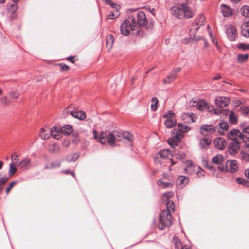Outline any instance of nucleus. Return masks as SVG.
I'll list each match as a JSON object with an SVG mask.
<instances>
[{"instance_id":"5701e85b","label":"nucleus","mask_w":249,"mask_h":249,"mask_svg":"<svg viewBox=\"0 0 249 249\" xmlns=\"http://www.w3.org/2000/svg\"><path fill=\"white\" fill-rule=\"evenodd\" d=\"M80 154L76 152L72 154H69L65 158V160L69 162H75L79 157Z\"/></svg>"},{"instance_id":"4be33fe9","label":"nucleus","mask_w":249,"mask_h":249,"mask_svg":"<svg viewBox=\"0 0 249 249\" xmlns=\"http://www.w3.org/2000/svg\"><path fill=\"white\" fill-rule=\"evenodd\" d=\"M212 161L213 164L220 165L225 162V159L222 155L217 154L213 158Z\"/></svg>"},{"instance_id":"13d9d810","label":"nucleus","mask_w":249,"mask_h":249,"mask_svg":"<svg viewBox=\"0 0 249 249\" xmlns=\"http://www.w3.org/2000/svg\"><path fill=\"white\" fill-rule=\"evenodd\" d=\"M59 66L61 67V71L65 72L68 71L69 69V67L64 64H60Z\"/></svg>"},{"instance_id":"bf43d9fd","label":"nucleus","mask_w":249,"mask_h":249,"mask_svg":"<svg viewBox=\"0 0 249 249\" xmlns=\"http://www.w3.org/2000/svg\"><path fill=\"white\" fill-rule=\"evenodd\" d=\"M174 116V113L172 111H168L165 114L163 115V118H167V119H171L172 116Z\"/></svg>"},{"instance_id":"c03bdc74","label":"nucleus","mask_w":249,"mask_h":249,"mask_svg":"<svg viewBox=\"0 0 249 249\" xmlns=\"http://www.w3.org/2000/svg\"><path fill=\"white\" fill-rule=\"evenodd\" d=\"M16 165L13 164V163H10L9 165V175L10 176H12L17 171V168Z\"/></svg>"},{"instance_id":"680f3d73","label":"nucleus","mask_w":249,"mask_h":249,"mask_svg":"<svg viewBox=\"0 0 249 249\" xmlns=\"http://www.w3.org/2000/svg\"><path fill=\"white\" fill-rule=\"evenodd\" d=\"M162 178L163 179L166 180H172V177L167 173H164L162 174Z\"/></svg>"},{"instance_id":"1a4fd4ad","label":"nucleus","mask_w":249,"mask_h":249,"mask_svg":"<svg viewBox=\"0 0 249 249\" xmlns=\"http://www.w3.org/2000/svg\"><path fill=\"white\" fill-rule=\"evenodd\" d=\"M216 129V133L220 135H224L225 132L227 131L229 128V124L226 121H221L215 126Z\"/></svg>"},{"instance_id":"473e14b6","label":"nucleus","mask_w":249,"mask_h":249,"mask_svg":"<svg viewBox=\"0 0 249 249\" xmlns=\"http://www.w3.org/2000/svg\"><path fill=\"white\" fill-rule=\"evenodd\" d=\"M177 123L175 120L172 119H167L164 122L165 126L168 128L173 127Z\"/></svg>"},{"instance_id":"f257e3e1","label":"nucleus","mask_w":249,"mask_h":249,"mask_svg":"<svg viewBox=\"0 0 249 249\" xmlns=\"http://www.w3.org/2000/svg\"><path fill=\"white\" fill-rule=\"evenodd\" d=\"M128 11L132 14L120 26L121 32L124 36H127L131 31L138 32L139 26H144L147 23L145 14L142 11L135 9H129Z\"/></svg>"},{"instance_id":"72a5a7b5","label":"nucleus","mask_w":249,"mask_h":249,"mask_svg":"<svg viewBox=\"0 0 249 249\" xmlns=\"http://www.w3.org/2000/svg\"><path fill=\"white\" fill-rule=\"evenodd\" d=\"M208 103L203 100H200L197 102V108L201 111H205L206 107Z\"/></svg>"},{"instance_id":"a211bd4d","label":"nucleus","mask_w":249,"mask_h":249,"mask_svg":"<svg viewBox=\"0 0 249 249\" xmlns=\"http://www.w3.org/2000/svg\"><path fill=\"white\" fill-rule=\"evenodd\" d=\"M51 135V129L46 127L42 128L39 132L40 137L43 140H46L50 138Z\"/></svg>"},{"instance_id":"c9c22d12","label":"nucleus","mask_w":249,"mask_h":249,"mask_svg":"<svg viewBox=\"0 0 249 249\" xmlns=\"http://www.w3.org/2000/svg\"><path fill=\"white\" fill-rule=\"evenodd\" d=\"M115 9L110 12L108 16V19H114L116 18L120 14V12L118 11V8H114Z\"/></svg>"},{"instance_id":"338daca9","label":"nucleus","mask_w":249,"mask_h":249,"mask_svg":"<svg viewBox=\"0 0 249 249\" xmlns=\"http://www.w3.org/2000/svg\"><path fill=\"white\" fill-rule=\"evenodd\" d=\"M213 109V107L209 105L208 104L206 107V109H205V111H207L208 112H211Z\"/></svg>"},{"instance_id":"79ce46f5","label":"nucleus","mask_w":249,"mask_h":249,"mask_svg":"<svg viewBox=\"0 0 249 249\" xmlns=\"http://www.w3.org/2000/svg\"><path fill=\"white\" fill-rule=\"evenodd\" d=\"M241 13L243 16L247 17H249V6H243L241 8Z\"/></svg>"},{"instance_id":"cd10ccee","label":"nucleus","mask_w":249,"mask_h":249,"mask_svg":"<svg viewBox=\"0 0 249 249\" xmlns=\"http://www.w3.org/2000/svg\"><path fill=\"white\" fill-rule=\"evenodd\" d=\"M61 130L62 131L63 134H64L66 135H68L70 134L73 130L72 127L71 125L67 124L65 126L61 127Z\"/></svg>"},{"instance_id":"3c124183","label":"nucleus","mask_w":249,"mask_h":249,"mask_svg":"<svg viewBox=\"0 0 249 249\" xmlns=\"http://www.w3.org/2000/svg\"><path fill=\"white\" fill-rule=\"evenodd\" d=\"M174 246L177 249H181L182 245L180 241L176 238L174 239Z\"/></svg>"},{"instance_id":"a878e982","label":"nucleus","mask_w":249,"mask_h":249,"mask_svg":"<svg viewBox=\"0 0 249 249\" xmlns=\"http://www.w3.org/2000/svg\"><path fill=\"white\" fill-rule=\"evenodd\" d=\"M182 118L183 120L187 119L188 120H191L192 122H195L197 119V116L195 114L191 113H183L182 115Z\"/></svg>"},{"instance_id":"bb28decb","label":"nucleus","mask_w":249,"mask_h":249,"mask_svg":"<svg viewBox=\"0 0 249 249\" xmlns=\"http://www.w3.org/2000/svg\"><path fill=\"white\" fill-rule=\"evenodd\" d=\"M114 38L111 34L108 35L106 37V45L108 49H110L113 44Z\"/></svg>"},{"instance_id":"4468645a","label":"nucleus","mask_w":249,"mask_h":249,"mask_svg":"<svg viewBox=\"0 0 249 249\" xmlns=\"http://www.w3.org/2000/svg\"><path fill=\"white\" fill-rule=\"evenodd\" d=\"M174 184V181L173 180L164 181L162 179H160L157 182L158 185L162 188H172Z\"/></svg>"},{"instance_id":"f3484780","label":"nucleus","mask_w":249,"mask_h":249,"mask_svg":"<svg viewBox=\"0 0 249 249\" xmlns=\"http://www.w3.org/2000/svg\"><path fill=\"white\" fill-rule=\"evenodd\" d=\"M241 33L245 37H249V21L242 24L241 26Z\"/></svg>"},{"instance_id":"de8ad7c7","label":"nucleus","mask_w":249,"mask_h":249,"mask_svg":"<svg viewBox=\"0 0 249 249\" xmlns=\"http://www.w3.org/2000/svg\"><path fill=\"white\" fill-rule=\"evenodd\" d=\"M248 55L247 54H239L237 56V61L239 63H243L247 60Z\"/></svg>"},{"instance_id":"b1692460","label":"nucleus","mask_w":249,"mask_h":249,"mask_svg":"<svg viewBox=\"0 0 249 249\" xmlns=\"http://www.w3.org/2000/svg\"><path fill=\"white\" fill-rule=\"evenodd\" d=\"M206 22V18L202 14L198 16V18L195 20V25L199 27L205 24Z\"/></svg>"},{"instance_id":"4d7b16f0","label":"nucleus","mask_w":249,"mask_h":249,"mask_svg":"<svg viewBox=\"0 0 249 249\" xmlns=\"http://www.w3.org/2000/svg\"><path fill=\"white\" fill-rule=\"evenodd\" d=\"M204 170L199 167V168L197 169L196 174L198 177L201 178V177H203L204 176Z\"/></svg>"},{"instance_id":"6e6d98bb","label":"nucleus","mask_w":249,"mask_h":249,"mask_svg":"<svg viewBox=\"0 0 249 249\" xmlns=\"http://www.w3.org/2000/svg\"><path fill=\"white\" fill-rule=\"evenodd\" d=\"M9 96L12 98L17 99L19 96V94L15 91H12L9 93Z\"/></svg>"},{"instance_id":"0e129e2a","label":"nucleus","mask_w":249,"mask_h":249,"mask_svg":"<svg viewBox=\"0 0 249 249\" xmlns=\"http://www.w3.org/2000/svg\"><path fill=\"white\" fill-rule=\"evenodd\" d=\"M0 101L1 103L4 105H8L10 103V102L7 100L6 96L1 98Z\"/></svg>"},{"instance_id":"7ed1b4c3","label":"nucleus","mask_w":249,"mask_h":249,"mask_svg":"<svg viewBox=\"0 0 249 249\" xmlns=\"http://www.w3.org/2000/svg\"><path fill=\"white\" fill-rule=\"evenodd\" d=\"M172 15L180 19H189L193 17L194 13L186 3H182L170 9Z\"/></svg>"},{"instance_id":"a18cd8bd","label":"nucleus","mask_w":249,"mask_h":249,"mask_svg":"<svg viewBox=\"0 0 249 249\" xmlns=\"http://www.w3.org/2000/svg\"><path fill=\"white\" fill-rule=\"evenodd\" d=\"M60 166V162L59 161H56L54 162L48 164L46 165L45 168L46 169H52L56 167H58Z\"/></svg>"},{"instance_id":"2eb2a0df","label":"nucleus","mask_w":249,"mask_h":249,"mask_svg":"<svg viewBox=\"0 0 249 249\" xmlns=\"http://www.w3.org/2000/svg\"><path fill=\"white\" fill-rule=\"evenodd\" d=\"M51 135L53 138L59 140L62 137L63 133L61 128L58 127H53L51 129Z\"/></svg>"},{"instance_id":"412c9836","label":"nucleus","mask_w":249,"mask_h":249,"mask_svg":"<svg viewBox=\"0 0 249 249\" xmlns=\"http://www.w3.org/2000/svg\"><path fill=\"white\" fill-rule=\"evenodd\" d=\"M221 11L224 17H229L232 15V10L231 8L225 4H222L221 5Z\"/></svg>"},{"instance_id":"603ef678","label":"nucleus","mask_w":249,"mask_h":249,"mask_svg":"<svg viewBox=\"0 0 249 249\" xmlns=\"http://www.w3.org/2000/svg\"><path fill=\"white\" fill-rule=\"evenodd\" d=\"M17 183V181H13L11 182L8 184V185L6 187V188L5 189L6 193L7 194H8L10 192V191L11 190V189L12 188V187L14 185H15Z\"/></svg>"},{"instance_id":"e433bc0d","label":"nucleus","mask_w":249,"mask_h":249,"mask_svg":"<svg viewBox=\"0 0 249 249\" xmlns=\"http://www.w3.org/2000/svg\"><path fill=\"white\" fill-rule=\"evenodd\" d=\"M166 203V208L167 209L165 211H168L171 213V211H174L175 209V204L173 203V201L168 200L167 201H165Z\"/></svg>"},{"instance_id":"6ab92c4d","label":"nucleus","mask_w":249,"mask_h":249,"mask_svg":"<svg viewBox=\"0 0 249 249\" xmlns=\"http://www.w3.org/2000/svg\"><path fill=\"white\" fill-rule=\"evenodd\" d=\"M30 159L28 157H25L22 160L19 162L18 165L20 166L21 168L23 169H26L30 167Z\"/></svg>"},{"instance_id":"0eeeda50","label":"nucleus","mask_w":249,"mask_h":249,"mask_svg":"<svg viewBox=\"0 0 249 249\" xmlns=\"http://www.w3.org/2000/svg\"><path fill=\"white\" fill-rule=\"evenodd\" d=\"M227 137L233 141L244 142V138L242 133L237 129H232L229 131Z\"/></svg>"},{"instance_id":"864d4df0","label":"nucleus","mask_w":249,"mask_h":249,"mask_svg":"<svg viewBox=\"0 0 249 249\" xmlns=\"http://www.w3.org/2000/svg\"><path fill=\"white\" fill-rule=\"evenodd\" d=\"M240 110L242 113L247 115L249 114V107L248 106H241L240 107Z\"/></svg>"},{"instance_id":"69168bd1","label":"nucleus","mask_w":249,"mask_h":249,"mask_svg":"<svg viewBox=\"0 0 249 249\" xmlns=\"http://www.w3.org/2000/svg\"><path fill=\"white\" fill-rule=\"evenodd\" d=\"M177 154L178 155V158H179L180 159H183L185 157L184 153L182 152H178Z\"/></svg>"},{"instance_id":"052dcab7","label":"nucleus","mask_w":249,"mask_h":249,"mask_svg":"<svg viewBox=\"0 0 249 249\" xmlns=\"http://www.w3.org/2000/svg\"><path fill=\"white\" fill-rule=\"evenodd\" d=\"M104 1L107 4L110 5L113 8H118V6L114 3L111 0H105Z\"/></svg>"},{"instance_id":"5fc2aeb1","label":"nucleus","mask_w":249,"mask_h":249,"mask_svg":"<svg viewBox=\"0 0 249 249\" xmlns=\"http://www.w3.org/2000/svg\"><path fill=\"white\" fill-rule=\"evenodd\" d=\"M242 134L243 137H245L248 138L249 137V126L245 127L242 130Z\"/></svg>"},{"instance_id":"49530a36","label":"nucleus","mask_w":249,"mask_h":249,"mask_svg":"<svg viewBox=\"0 0 249 249\" xmlns=\"http://www.w3.org/2000/svg\"><path fill=\"white\" fill-rule=\"evenodd\" d=\"M11 160L12 162L11 163H13V164L16 165V166H18L19 164L18 163V155L14 153L11 155Z\"/></svg>"},{"instance_id":"2f4dec72","label":"nucleus","mask_w":249,"mask_h":249,"mask_svg":"<svg viewBox=\"0 0 249 249\" xmlns=\"http://www.w3.org/2000/svg\"><path fill=\"white\" fill-rule=\"evenodd\" d=\"M177 77V74L173 71L167 76L166 79L163 80L164 83H170L173 81Z\"/></svg>"},{"instance_id":"4c0bfd02","label":"nucleus","mask_w":249,"mask_h":249,"mask_svg":"<svg viewBox=\"0 0 249 249\" xmlns=\"http://www.w3.org/2000/svg\"><path fill=\"white\" fill-rule=\"evenodd\" d=\"M236 181L239 184H242L245 187H249V181L245 178H237Z\"/></svg>"},{"instance_id":"c85d7f7f","label":"nucleus","mask_w":249,"mask_h":249,"mask_svg":"<svg viewBox=\"0 0 249 249\" xmlns=\"http://www.w3.org/2000/svg\"><path fill=\"white\" fill-rule=\"evenodd\" d=\"M123 140L127 141L130 145H132L133 136L128 132H124Z\"/></svg>"},{"instance_id":"58836bf2","label":"nucleus","mask_w":249,"mask_h":249,"mask_svg":"<svg viewBox=\"0 0 249 249\" xmlns=\"http://www.w3.org/2000/svg\"><path fill=\"white\" fill-rule=\"evenodd\" d=\"M9 178L7 177H2L0 178V194L1 193L3 185L9 180Z\"/></svg>"},{"instance_id":"20e7f679","label":"nucleus","mask_w":249,"mask_h":249,"mask_svg":"<svg viewBox=\"0 0 249 249\" xmlns=\"http://www.w3.org/2000/svg\"><path fill=\"white\" fill-rule=\"evenodd\" d=\"M173 219L169 212L165 210L162 211L159 217V228L163 230L166 227H170L172 223Z\"/></svg>"},{"instance_id":"39448f33","label":"nucleus","mask_w":249,"mask_h":249,"mask_svg":"<svg viewBox=\"0 0 249 249\" xmlns=\"http://www.w3.org/2000/svg\"><path fill=\"white\" fill-rule=\"evenodd\" d=\"M225 165V166H218V169L221 171L226 170L231 173H234L238 169L237 161L234 160H227Z\"/></svg>"},{"instance_id":"8fccbe9b","label":"nucleus","mask_w":249,"mask_h":249,"mask_svg":"<svg viewBox=\"0 0 249 249\" xmlns=\"http://www.w3.org/2000/svg\"><path fill=\"white\" fill-rule=\"evenodd\" d=\"M180 140V139H178L176 138V135L175 136V138H170L168 140V143L169 144L172 146V147H174V145L175 144L176 145V142H178V141H179Z\"/></svg>"},{"instance_id":"9b49d317","label":"nucleus","mask_w":249,"mask_h":249,"mask_svg":"<svg viewBox=\"0 0 249 249\" xmlns=\"http://www.w3.org/2000/svg\"><path fill=\"white\" fill-rule=\"evenodd\" d=\"M229 103V99L224 96H218L215 99L216 105L221 108L227 107Z\"/></svg>"},{"instance_id":"6e6552de","label":"nucleus","mask_w":249,"mask_h":249,"mask_svg":"<svg viewBox=\"0 0 249 249\" xmlns=\"http://www.w3.org/2000/svg\"><path fill=\"white\" fill-rule=\"evenodd\" d=\"M215 127L213 125H202L200 128V133L204 136H208L213 134L217 135Z\"/></svg>"},{"instance_id":"f704fd0d","label":"nucleus","mask_w":249,"mask_h":249,"mask_svg":"<svg viewBox=\"0 0 249 249\" xmlns=\"http://www.w3.org/2000/svg\"><path fill=\"white\" fill-rule=\"evenodd\" d=\"M17 3H10L7 4V9L9 12L14 14L17 10Z\"/></svg>"},{"instance_id":"f8f14e48","label":"nucleus","mask_w":249,"mask_h":249,"mask_svg":"<svg viewBox=\"0 0 249 249\" xmlns=\"http://www.w3.org/2000/svg\"><path fill=\"white\" fill-rule=\"evenodd\" d=\"M178 130L176 133V138L178 139H181L183 135L181 133H186L190 130V128L181 123H178Z\"/></svg>"},{"instance_id":"ea45409f","label":"nucleus","mask_w":249,"mask_h":249,"mask_svg":"<svg viewBox=\"0 0 249 249\" xmlns=\"http://www.w3.org/2000/svg\"><path fill=\"white\" fill-rule=\"evenodd\" d=\"M174 193L173 192H167L163 195V200L165 202L170 200V199L174 196Z\"/></svg>"},{"instance_id":"ddd939ff","label":"nucleus","mask_w":249,"mask_h":249,"mask_svg":"<svg viewBox=\"0 0 249 249\" xmlns=\"http://www.w3.org/2000/svg\"><path fill=\"white\" fill-rule=\"evenodd\" d=\"M214 144L217 149L222 150L226 147L227 142L224 139L218 137L214 140Z\"/></svg>"},{"instance_id":"393cba45","label":"nucleus","mask_w":249,"mask_h":249,"mask_svg":"<svg viewBox=\"0 0 249 249\" xmlns=\"http://www.w3.org/2000/svg\"><path fill=\"white\" fill-rule=\"evenodd\" d=\"M211 143V141L206 138H204L199 140V144L201 148L207 149Z\"/></svg>"},{"instance_id":"aec40b11","label":"nucleus","mask_w":249,"mask_h":249,"mask_svg":"<svg viewBox=\"0 0 249 249\" xmlns=\"http://www.w3.org/2000/svg\"><path fill=\"white\" fill-rule=\"evenodd\" d=\"M189 178L184 176H179L177 178V182L181 187H184L189 182Z\"/></svg>"},{"instance_id":"e2e57ef3","label":"nucleus","mask_w":249,"mask_h":249,"mask_svg":"<svg viewBox=\"0 0 249 249\" xmlns=\"http://www.w3.org/2000/svg\"><path fill=\"white\" fill-rule=\"evenodd\" d=\"M239 48H242L244 50L249 49V44H244L243 43H240L238 46Z\"/></svg>"},{"instance_id":"c756f323","label":"nucleus","mask_w":249,"mask_h":249,"mask_svg":"<svg viewBox=\"0 0 249 249\" xmlns=\"http://www.w3.org/2000/svg\"><path fill=\"white\" fill-rule=\"evenodd\" d=\"M73 113V117L80 120H83L86 118V114L84 111H78Z\"/></svg>"},{"instance_id":"a19ab883","label":"nucleus","mask_w":249,"mask_h":249,"mask_svg":"<svg viewBox=\"0 0 249 249\" xmlns=\"http://www.w3.org/2000/svg\"><path fill=\"white\" fill-rule=\"evenodd\" d=\"M158 104V99L157 97H154L152 98V104L151 106V109L153 111H156L157 109Z\"/></svg>"},{"instance_id":"dca6fc26","label":"nucleus","mask_w":249,"mask_h":249,"mask_svg":"<svg viewBox=\"0 0 249 249\" xmlns=\"http://www.w3.org/2000/svg\"><path fill=\"white\" fill-rule=\"evenodd\" d=\"M198 168H199V166L194 165L193 163L190 161L187 163V167L185 169V171L187 174L192 175L196 172Z\"/></svg>"},{"instance_id":"774afa93","label":"nucleus","mask_w":249,"mask_h":249,"mask_svg":"<svg viewBox=\"0 0 249 249\" xmlns=\"http://www.w3.org/2000/svg\"><path fill=\"white\" fill-rule=\"evenodd\" d=\"M62 172L66 174H71L73 177H75V174L73 172H71L69 170H63Z\"/></svg>"},{"instance_id":"f03ea898","label":"nucleus","mask_w":249,"mask_h":249,"mask_svg":"<svg viewBox=\"0 0 249 249\" xmlns=\"http://www.w3.org/2000/svg\"><path fill=\"white\" fill-rule=\"evenodd\" d=\"M124 132L122 131H114L112 132H102L98 136L96 131H93L94 138L102 144H105L107 142L111 146L115 145V141H122Z\"/></svg>"},{"instance_id":"9d476101","label":"nucleus","mask_w":249,"mask_h":249,"mask_svg":"<svg viewBox=\"0 0 249 249\" xmlns=\"http://www.w3.org/2000/svg\"><path fill=\"white\" fill-rule=\"evenodd\" d=\"M242 142L237 141L231 142L228 147L229 153L233 155L238 153L240 150V144Z\"/></svg>"},{"instance_id":"09e8293b","label":"nucleus","mask_w":249,"mask_h":249,"mask_svg":"<svg viewBox=\"0 0 249 249\" xmlns=\"http://www.w3.org/2000/svg\"><path fill=\"white\" fill-rule=\"evenodd\" d=\"M199 28V26L196 27L191 29L190 31V36L191 39H194L196 35L198 29Z\"/></svg>"},{"instance_id":"423d86ee","label":"nucleus","mask_w":249,"mask_h":249,"mask_svg":"<svg viewBox=\"0 0 249 249\" xmlns=\"http://www.w3.org/2000/svg\"><path fill=\"white\" fill-rule=\"evenodd\" d=\"M226 34L228 39L231 41H235L238 36L236 28L231 24L226 26Z\"/></svg>"},{"instance_id":"37998d69","label":"nucleus","mask_w":249,"mask_h":249,"mask_svg":"<svg viewBox=\"0 0 249 249\" xmlns=\"http://www.w3.org/2000/svg\"><path fill=\"white\" fill-rule=\"evenodd\" d=\"M171 154V151L167 149H163L159 152V155L161 158H166Z\"/></svg>"},{"instance_id":"7c9ffc66","label":"nucleus","mask_w":249,"mask_h":249,"mask_svg":"<svg viewBox=\"0 0 249 249\" xmlns=\"http://www.w3.org/2000/svg\"><path fill=\"white\" fill-rule=\"evenodd\" d=\"M229 121L232 124H235L237 123L238 118L237 116L234 114L233 111H231L229 114Z\"/></svg>"}]
</instances>
